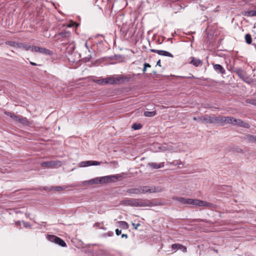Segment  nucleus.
Instances as JSON below:
<instances>
[{"instance_id":"3c124183","label":"nucleus","mask_w":256,"mask_h":256,"mask_svg":"<svg viewBox=\"0 0 256 256\" xmlns=\"http://www.w3.org/2000/svg\"><path fill=\"white\" fill-rule=\"evenodd\" d=\"M16 225L18 226L20 224V222L18 221V222H16Z\"/></svg>"},{"instance_id":"20e7f679","label":"nucleus","mask_w":256,"mask_h":256,"mask_svg":"<svg viewBox=\"0 0 256 256\" xmlns=\"http://www.w3.org/2000/svg\"><path fill=\"white\" fill-rule=\"evenodd\" d=\"M47 238L49 241L54 242L62 247L66 246V243L63 240L56 236L48 235Z\"/></svg>"},{"instance_id":"a18cd8bd","label":"nucleus","mask_w":256,"mask_h":256,"mask_svg":"<svg viewBox=\"0 0 256 256\" xmlns=\"http://www.w3.org/2000/svg\"><path fill=\"white\" fill-rule=\"evenodd\" d=\"M132 224L133 226H135V228L136 229H137L138 227L140 226V224H138L136 225H135V224L134 223H132Z\"/></svg>"},{"instance_id":"49530a36","label":"nucleus","mask_w":256,"mask_h":256,"mask_svg":"<svg viewBox=\"0 0 256 256\" xmlns=\"http://www.w3.org/2000/svg\"><path fill=\"white\" fill-rule=\"evenodd\" d=\"M156 66H161V64H160V60H158L157 62H156Z\"/></svg>"},{"instance_id":"2f4dec72","label":"nucleus","mask_w":256,"mask_h":256,"mask_svg":"<svg viewBox=\"0 0 256 256\" xmlns=\"http://www.w3.org/2000/svg\"><path fill=\"white\" fill-rule=\"evenodd\" d=\"M66 189L65 187L61 186H52L51 188L52 190H54L58 192L62 191Z\"/></svg>"},{"instance_id":"f8f14e48","label":"nucleus","mask_w":256,"mask_h":256,"mask_svg":"<svg viewBox=\"0 0 256 256\" xmlns=\"http://www.w3.org/2000/svg\"><path fill=\"white\" fill-rule=\"evenodd\" d=\"M213 64L214 69L216 72H218V74H225L226 70L224 69V68L220 64Z\"/></svg>"},{"instance_id":"2eb2a0df","label":"nucleus","mask_w":256,"mask_h":256,"mask_svg":"<svg viewBox=\"0 0 256 256\" xmlns=\"http://www.w3.org/2000/svg\"><path fill=\"white\" fill-rule=\"evenodd\" d=\"M148 165L152 168L158 169L164 167V162H162L158 164L156 162H150L148 164Z\"/></svg>"},{"instance_id":"37998d69","label":"nucleus","mask_w":256,"mask_h":256,"mask_svg":"<svg viewBox=\"0 0 256 256\" xmlns=\"http://www.w3.org/2000/svg\"><path fill=\"white\" fill-rule=\"evenodd\" d=\"M22 222H23L24 224V226L25 227H26V228L30 227V224H29V223H28V222H27V223H26V222H24V221H23Z\"/></svg>"},{"instance_id":"f3484780","label":"nucleus","mask_w":256,"mask_h":256,"mask_svg":"<svg viewBox=\"0 0 256 256\" xmlns=\"http://www.w3.org/2000/svg\"><path fill=\"white\" fill-rule=\"evenodd\" d=\"M16 48H22L26 50H30V48H32V46H30V44H26L24 43L18 42Z\"/></svg>"},{"instance_id":"4be33fe9","label":"nucleus","mask_w":256,"mask_h":256,"mask_svg":"<svg viewBox=\"0 0 256 256\" xmlns=\"http://www.w3.org/2000/svg\"><path fill=\"white\" fill-rule=\"evenodd\" d=\"M243 15L246 16H256V10H248L243 12Z\"/></svg>"},{"instance_id":"c03bdc74","label":"nucleus","mask_w":256,"mask_h":256,"mask_svg":"<svg viewBox=\"0 0 256 256\" xmlns=\"http://www.w3.org/2000/svg\"><path fill=\"white\" fill-rule=\"evenodd\" d=\"M144 66L146 67V68H150L151 66L149 64H148V63H146L145 62L144 64Z\"/></svg>"},{"instance_id":"39448f33","label":"nucleus","mask_w":256,"mask_h":256,"mask_svg":"<svg viewBox=\"0 0 256 256\" xmlns=\"http://www.w3.org/2000/svg\"><path fill=\"white\" fill-rule=\"evenodd\" d=\"M62 163L58 160H51L41 164V166L42 167H47L48 168H54L60 166Z\"/></svg>"},{"instance_id":"9d476101","label":"nucleus","mask_w":256,"mask_h":256,"mask_svg":"<svg viewBox=\"0 0 256 256\" xmlns=\"http://www.w3.org/2000/svg\"><path fill=\"white\" fill-rule=\"evenodd\" d=\"M100 162L98 161L88 160L84 161L79 164L80 167H86L91 166H98Z\"/></svg>"},{"instance_id":"7c9ffc66","label":"nucleus","mask_w":256,"mask_h":256,"mask_svg":"<svg viewBox=\"0 0 256 256\" xmlns=\"http://www.w3.org/2000/svg\"><path fill=\"white\" fill-rule=\"evenodd\" d=\"M245 40L247 44H250L252 42L251 35L248 34H246L245 35Z\"/></svg>"},{"instance_id":"473e14b6","label":"nucleus","mask_w":256,"mask_h":256,"mask_svg":"<svg viewBox=\"0 0 256 256\" xmlns=\"http://www.w3.org/2000/svg\"><path fill=\"white\" fill-rule=\"evenodd\" d=\"M132 128L134 130H138L142 128V125L140 124L134 123L132 124Z\"/></svg>"},{"instance_id":"f704fd0d","label":"nucleus","mask_w":256,"mask_h":256,"mask_svg":"<svg viewBox=\"0 0 256 256\" xmlns=\"http://www.w3.org/2000/svg\"><path fill=\"white\" fill-rule=\"evenodd\" d=\"M6 44L8 45L14 46V47H17V44L18 42H12V41H8L6 42Z\"/></svg>"},{"instance_id":"cd10ccee","label":"nucleus","mask_w":256,"mask_h":256,"mask_svg":"<svg viewBox=\"0 0 256 256\" xmlns=\"http://www.w3.org/2000/svg\"><path fill=\"white\" fill-rule=\"evenodd\" d=\"M156 114V111H146L144 112V116L146 117H152L154 116Z\"/></svg>"},{"instance_id":"6e6552de","label":"nucleus","mask_w":256,"mask_h":256,"mask_svg":"<svg viewBox=\"0 0 256 256\" xmlns=\"http://www.w3.org/2000/svg\"><path fill=\"white\" fill-rule=\"evenodd\" d=\"M118 179L116 175L106 176L100 178V184H104L111 182H114Z\"/></svg>"},{"instance_id":"7ed1b4c3","label":"nucleus","mask_w":256,"mask_h":256,"mask_svg":"<svg viewBox=\"0 0 256 256\" xmlns=\"http://www.w3.org/2000/svg\"><path fill=\"white\" fill-rule=\"evenodd\" d=\"M140 193L141 194H146V193H155L157 192H161L162 191V188L160 187H156L154 186H140Z\"/></svg>"},{"instance_id":"412c9836","label":"nucleus","mask_w":256,"mask_h":256,"mask_svg":"<svg viewBox=\"0 0 256 256\" xmlns=\"http://www.w3.org/2000/svg\"><path fill=\"white\" fill-rule=\"evenodd\" d=\"M236 126L247 128H248L250 127V126L248 123L244 122L240 119H238Z\"/></svg>"},{"instance_id":"423d86ee","label":"nucleus","mask_w":256,"mask_h":256,"mask_svg":"<svg viewBox=\"0 0 256 256\" xmlns=\"http://www.w3.org/2000/svg\"><path fill=\"white\" fill-rule=\"evenodd\" d=\"M30 51L32 52H38L39 53L44 54L48 55H51L52 54V52L50 50L38 46H32Z\"/></svg>"},{"instance_id":"5701e85b","label":"nucleus","mask_w":256,"mask_h":256,"mask_svg":"<svg viewBox=\"0 0 256 256\" xmlns=\"http://www.w3.org/2000/svg\"><path fill=\"white\" fill-rule=\"evenodd\" d=\"M246 138L250 142L256 144V136L248 134L246 136Z\"/></svg>"},{"instance_id":"9b49d317","label":"nucleus","mask_w":256,"mask_h":256,"mask_svg":"<svg viewBox=\"0 0 256 256\" xmlns=\"http://www.w3.org/2000/svg\"><path fill=\"white\" fill-rule=\"evenodd\" d=\"M150 51L152 52L157 53L160 56H168L170 58H173L174 56L170 52H168L166 50H158L155 49H150Z\"/></svg>"},{"instance_id":"aec40b11","label":"nucleus","mask_w":256,"mask_h":256,"mask_svg":"<svg viewBox=\"0 0 256 256\" xmlns=\"http://www.w3.org/2000/svg\"><path fill=\"white\" fill-rule=\"evenodd\" d=\"M190 64H192L195 66H198L202 64V61L199 59L196 58L194 57L192 58Z\"/></svg>"},{"instance_id":"a19ab883","label":"nucleus","mask_w":256,"mask_h":256,"mask_svg":"<svg viewBox=\"0 0 256 256\" xmlns=\"http://www.w3.org/2000/svg\"><path fill=\"white\" fill-rule=\"evenodd\" d=\"M250 103L254 106H256V100H250Z\"/></svg>"},{"instance_id":"58836bf2","label":"nucleus","mask_w":256,"mask_h":256,"mask_svg":"<svg viewBox=\"0 0 256 256\" xmlns=\"http://www.w3.org/2000/svg\"><path fill=\"white\" fill-rule=\"evenodd\" d=\"M179 250H182L184 252H186V248L185 246H182V244H180Z\"/></svg>"},{"instance_id":"393cba45","label":"nucleus","mask_w":256,"mask_h":256,"mask_svg":"<svg viewBox=\"0 0 256 256\" xmlns=\"http://www.w3.org/2000/svg\"><path fill=\"white\" fill-rule=\"evenodd\" d=\"M58 34L62 38H67L70 37L71 34L68 31H62Z\"/></svg>"},{"instance_id":"72a5a7b5","label":"nucleus","mask_w":256,"mask_h":256,"mask_svg":"<svg viewBox=\"0 0 256 256\" xmlns=\"http://www.w3.org/2000/svg\"><path fill=\"white\" fill-rule=\"evenodd\" d=\"M170 164L176 166L182 165V162L180 161V160H174L172 162H170Z\"/></svg>"},{"instance_id":"c9c22d12","label":"nucleus","mask_w":256,"mask_h":256,"mask_svg":"<svg viewBox=\"0 0 256 256\" xmlns=\"http://www.w3.org/2000/svg\"><path fill=\"white\" fill-rule=\"evenodd\" d=\"M105 78H100L96 80H94V82H96L98 84H105Z\"/></svg>"},{"instance_id":"603ef678","label":"nucleus","mask_w":256,"mask_h":256,"mask_svg":"<svg viewBox=\"0 0 256 256\" xmlns=\"http://www.w3.org/2000/svg\"><path fill=\"white\" fill-rule=\"evenodd\" d=\"M193 119H194V120H198L200 121V120H198V118H196V117H194V118H193Z\"/></svg>"},{"instance_id":"6ab92c4d","label":"nucleus","mask_w":256,"mask_h":256,"mask_svg":"<svg viewBox=\"0 0 256 256\" xmlns=\"http://www.w3.org/2000/svg\"><path fill=\"white\" fill-rule=\"evenodd\" d=\"M126 192L128 194H141L140 186L138 187V188H129L126 190Z\"/></svg>"},{"instance_id":"0eeeda50","label":"nucleus","mask_w":256,"mask_h":256,"mask_svg":"<svg viewBox=\"0 0 256 256\" xmlns=\"http://www.w3.org/2000/svg\"><path fill=\"white\" fill-rule=\"evenodd\" d=\"M174 200L178 202L180 204L187 205L192 204L194 205V199L192 198H186L182 197H176L174 198Z\"/></svg>"},{"instance_id":"f03ea898","label":"nucleus","mask_w":256,"mask_h":256,"mask_svg":"<svg viewBox=\"0 0 256 256\" xmlns=\"http://www.w3.org/2000/svg\"><path fill=\"white\" fill-rule=\"evenodd\" d=\"M132 79L130 76H110L105 78V84H114L118 82H128Z\"/></svg>"},{"instance_id":"09e8293b","label":"nucleus","mask_w":256,"mask_h":256,"mask_svg":"<svg viewBox=\"0 0 256 256\" xmlns=\"http://www.w3.org/2000/svg\"><path fill=\"white\" fill-rule=\"evenodd\" d=\"M146 68L144 66V68H143V70H142L143 72H145L146 71Z\"/></svg>"},{"instance_id":"8fccbe9b","label":"nucleus","mask_w":256,"mask_h":256,"mask_svg":"<svg viewBox=\"0 0 256 256\" xmlns=\"http://www.w3.org/2000/svg\"><path fill=\"white\" fill-rule=\"evenodd\" d=\"M30 64L32 65V66H36V64L34 62H30Z\"/></svg>"},{"instance_id":"79ce46f5","label":"nucleus","mask_w":256,"mask_h":256,"mask_svg":"<svg viewBox=\"0 0 256 256\" xmlns=\"http://www.w3.org/2000/svg\"><path fill=\"white\" fill-rule=\"evenodd\" d=\"M122 232V230H120L119 229L117 228L116 230V234L117 236H119Z\"/></svg>"},{"instance_id":"a211bd4d","label":"nucleus","mask_w":256,"mask_h":256,"mask_svg":"<svg viewBox=\"0 0 256 256\" xmlns=\"http://www.w3.org/2000/svg\"><path fill=\"white\" fill-rule=\"evenodd\" d=\"M207 202L200 200L198 199H194V205L198 206H206Z\"/></svg>"},{"instance_id":"b1692460","label":"nucleus","mask_w":256,"mask_h":256,"mask_svg":"<svg viewBox=\"0 0 256 256\" xmlns=\"http://www.w3.org/2000/svg\"><path fill=\"white\" fill-rule=\"evenodd\" d=\"M86 182L90 184H100V178H94L88 180Z\"/></svg>"},{"instance_id":"ddd939ff","label":"nucleus","mask_w":256,"mask_h":256,"mask_svg":"<svg viewBox=\"0 0 256 256\" xmlns=\"http://www.w3.org/2000/svg\"><path fill=\"white\" fill-rule=\"evenodd\" d=\"M76 48V44L73 41L68 42V45L66 48V50L69 54H72Z\"/></svg>"},{"instance_id":"dca6fc26","label":"nucleus","mask_w":256,"mask_h":256,"mask_svg":"<svg viewBox=\"0 0 256 256\" xmlns=\"http://www.w3.org/2000/svg\"><path fill=\"white\" fill-rule=\"evenodd\" d=\"M209 124H220V116H209Z\"/></svg>"},{"instance_id":"c756f323","label":"nucleus","mask_w":256,"mask_h":256,"mask_svg":"<svg viewBox=\"0 0 256 256\" xmlns=\"http://www.w3.org/2000/svg\"><path fill=\"white\" fill-rule=\"evenodd\" d=\"M4 114L6 116H9L10 117L12 118H13L15 121H16V120L18 118V117L19 116H16V115L14 114H12V112H4Z\"/></svg>"},{"instance_id":"4c0bfd02","label":"nucleus","mask_w":256,"mask_h":256,"mask_svg":"<svg viewBox=\"0 0 256 256\" xmlns=\"http://www.w3.org/2000/svg\"><path fill=\"white\" fill-rule=\"evenodd\" d=\"M206 207L208 208H214L215 207V206H214V204L212 203L208 202L207 204H206Z\"/></svg>"},{"instance_id":"e433bc0d","label":"nucleus","mask_w":256,"mask_h":256,"mask_svg":"<svg viewBox=\"0 0 256 256\" xmlns=\"http://www.w3.org/2000/svg\"><path fill=\"white\" fill-rule=\"evenodd\" d=\"M180 244H175L172 245V250H179Z\"/></svg>"},{"instance_id":"4468645a","label":"nucleus","mask_w":256,"mask_h":256,"mask_svg":"<svg viewBox=\"0 0 256 256\" xmlns=\"http://www.w3.org/2000/svg\"><path fill=\"white\" fill-rule=\"evenodd\" d=\"M233 117L232 116H220V124L226 123L228 124H232Z\"/></svg>"},{"instance_id":"ea45409f","label":"nucleus","mask_w":256,"mask_h":256,"mask_svg":"<svg viewBox=\"0 0 256 256\" xmlns=\"http://www.w3.org/2000/svg\"><path fill=\"white\" fill-rule=\"evenodd\" d=\"M238 119H236V118H233L232 124L236 126L238 122Z\"/></svg>"},{"instance_id":"1a4fd4ad","label":"nucleus","mask_w":256,"mask_h":256,"mask_svg":"<svg viewBox=\"0 0 256 256\" xmlns=\"http://www.w3.org/2000/svg\"><path fill=\"white\" fill-rule=\"evenodd\" d=\"M160 150H161L162 151L164 152V151H169L172 152H178L180 151V150L178 148H174V146L172 145H168L166 144H165L162 146L161 147L159 148Z\"/></svg>"},{"instance_id":"864d4df0","label":"nucleus","mask_w":256,"mask_h":256,"mask_svg":"<svg viewBox=\"0 0 256 256\" xmlns=\"http://www.w3.org/2000/svg\"><path fill=\"white\" fill-rule=\"evenodd\" d=\"M85 45H86V46L87 48H88L87 42H86Z\"/></svg>"},{"instance_id":"a878e982","label":"nucleus","mask_w":256,"mask_h":256,"mask_svg":"<svg viewBox=\"0 0 256 256\" xmlns=\"http://www.w3.org/2000/svg\"><path fill=\"white\" fill-rule=\"evenodd\" d=\"M209 116H210L208 115H205L200 118H198V120L200 122H202L206 124H209Z\"/></svg>"},{"instance_id":"de8ad7c7","label":"nucleus","mask_w":256,"mask_h":256,"mask_svg":"<svg viewBox=\"0 0 256 256\" xmlns=\"http://www.w3.org/2000/svg\"><path fill=\"white\" fill-rule=\"evenodd\" d=\"M122 238H128V236H127V234H122Z\"/></svg>"},{"instance_id":"bb28decb","label":"nucleus","mask_w":256,"mask_h":256,"mask_svg":"<svg viewBox=\"0 0 256 256\" xmlns=\"http://www.w3.org/2000/svg\"><path fill=\"white\" fill-rule=\"evenodd\" d=\"M118 223L120 227L124 229H128L129 227L128 224L124 221H119Z\"/></svg>"},{"instance_id":"f257e3e1","label":"nucleus","mask_w":256,"mask_h":256,"mask_svg":"<svg viewBox=\"0 0 256 256\" xmlns=\"http://www.w3.org/2000/svg\"><path fill=\"white\" fill-rule=\"evenodd\" d=\"M122 203L126 206L134 207L150 206L152 204L147 200L131 198L124 200Z\"/></svg>"},{"instance_id":"c85d7f7f","label":"nucleus","mask_w":256,"mask_h":256,"mask_svg":"<svg viewBox=\"0 0 256 256\" xmlns=\"http://www.w3.org/2000/svg\"><path fill=\"white\" fill-rule=\"evenodd\" d=\"M16 122H18L20 123L24 124L28 122V120L26 118H24L21 116H19Z\"/></svg>"}]
</instances>
